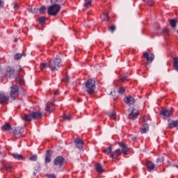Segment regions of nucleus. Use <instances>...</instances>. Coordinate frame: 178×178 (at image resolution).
Segmentation results:
<instances>
[{"mask_svg":"<svg viewBox=\"0 0 178 178\" xmlns=\"http://www.w3.org/2000/svg\"><path fill=\"white\" fill-rule=\"evenodd\" d=\"M169 22H170V24L171 27L175 29L176 27V24H177L176 20L170 19Z\"/></svg>","mask_w":178,"mask_h":178,"instance_id":"obj_31","label":"nucleus"},{"mask_svg":"<svg viewBox=\"0 0 178 178\" xmlns=\"http://www.w3.org/2000/svg\"><path fill=\"white\" fill-rule=\"evenodd\" d=\"M51 3H56L58 2V0H50Z\"/></svg>","mask_w":178,"mask_h":178,"instance_id":"obj_49","label":"nucleus"},{"mask_svg":"<svg viewBox=\"0 0 178 178\" xmlns=\"http://www.w3.org/2000/svg\"><path fill=\"white\" fill-rule=\"evenodd\" d=\"M172 113L170 110H163L161 111V115L163 116V118H169Z\"/></svg>","mask_w":178,"mask_h":178,"instance_id":"obj_17","label":"nucleus"},{"mask_svg":"<svg viewBox=\"0 0 178 178\" xmlns=\"http://www.w3.org/2000/svg\"><path fill=\"white\" fill-rule=\"evenodd\" d=\"M104 152L106 155H109L111 152H112V148L111 147H108L105 149H104Z\"/></svg>","mask_w":178,"mask_h":178,"instance_id":"obj_29","label":"nucleus"},{"mask_svg":"<svg viewBox=\"0 0 178 178\" xmlns=\"http://www.w3.org/2000/svg\"><path fill=\"white\" fill-rule=\"evenodd\" d=\"M40 70H44V69H47V67H49L48 66V64L47 63H40Z\"/></svg>","mask_w":178,"mask_h":178,"instance_id":"obj_28","label":"nucleus"},{"mask_svg":"<svg viewBox=\"0 0 178 178\" xmlns=\"http://www.w3.org/2000/svg\"><path fill=\"white\" fill-rule=\"evenodd\" d=\"M13 156L14 159H17L18 161H22V159H23V156L17 153L13 154Z\"/></svg>","mask_w":178,"mask_h":178,"instance_id":"obj_23","label":"nucleus"},{"mask_svg":"<svg viewBox=\"0 0 178 178\" xmlns=\"http://www.w3.org/2000/svg\"><path fill=\"white\" fill-rule=\"evenodd\" d=\"M143 122H148V117H147V116H143Z\"/></svg>","mask_w":178,"mask_h":178,"instance_id":"obj_46","label":"nucleus"},{"mask_svg":"<svg viewBox=\"0 0 178 178\" xmlns=\"http://www.w3.org/2000/svg\"><path fill=\"white\" fill-rule=\"evenodd\" d=\"M108 29L113 33L116 30V26L115 25H112L111 26L108 27Z\"/></svg>","mask_w":178,"mask_h":178,"instance_id":"obj_36","label":"nucleus"},{"mask_svg":"<svg viewBox=\"0 0 178 178\" xmlns=\"http://www.w3.org/2000/svg\"><path fill=\"white\" fill-rule=\"evenodd\" d=\"M121 81L126 83V81H129V78L127 76H123L121 78Z\"/></svg>","mask_w":178,"mask_h":178,"instance_id":"obj_39","label":"nucleus"},{"mask_svg":"<svg viewBox=\"0 0 178 178\" xmlns=\"http://www.w3.org/2000/svg\"><path fill=\"white\" fill-rule=\"evenodd\" d=\"M110 119H113V120H116V113L113 111L112 113H109Z\"/></svg>","mask_w":178,"mask_h":178,"instance_id":"obj_30","label":"nucleus"},{"mask_svg":"<svg viewBox=\"0 0 178 178\" xmlns=\"http://www.w3.org/2000/svg\"><path fill=\"white\" fill-rule=\"evenodd\" d=\"M13 8L15 9V10H17L19 9V4L14 3H13Z\"/></svg>","mask_w":178,"mask_h":178,"instance_id":"obj_42","label":"nucleus"},{"mask_svg":"<svg viewBox=\"0 0 178 178\" xmlns=\"http://www.w3.org/2000/svg\"><path fill=\"white\" fill-rule=\"evenodd\" d=\"M111 94H112L113 95H115V92H111Z\"/></svg>","mask_w":178,"mask_h":178,"instance_id":"obj_52","label":"nucleus"},{"mask_svg":"<svg viewBox=\"0 0 178 178\" xmlns=\"http://www.w3.org/2000/svg\"><path fill=\"white\" fill-rule=\"evenodd\" d=\"M47 177H48V178H56V176L55 175V174H47Z\"/></svg>","mask_w":178,"mask_h":178,"instance_id":"obj_41","label":"nucleus"},{"mask_svg":"<svg viewBox=\"0 0 178 178\" xmlns=\"http://www.w3.org/2000/svg\"><path fill=\"white\" fill-rule=\"evenodd\" d=\"M63 163H65V159L60 156H57L53 161V165L56 166V168H62V166H63Z\"/></svg>","mask_w":178,"mask_h":178,"instance_id":"obj_5","label":"nucleus"},{"mask_svg":"<svg viewBox=\"0 0 178 178\" xmlns=\"http://www.w3.org/2000/svg\"><path fill=\"white\" fill-rule=\"evenodd\" d=\"M59 1H60V2H62V1H65V0H59Z\"/></svg>","mask_w":178,"mask_h":178,"instance_id":"obj_54","label":"nucleus"},{"mask_svg":"<svg viewBox=\"0 0 178 178\" xmlns=\"http://www.w3.org/2000/svg\"><path fill=\"white\" fill-rule=\"evenodd\" d=\"M40 24H44L45 23V17H42L39 19Z\"/></svg>","mask_w":178,"mask_h":178,"instance_id":"obj_33","label":"nucleus"},{"mask_svg":"<svg viewBox=\"0 0 178 178\" xmlns=\"http://www.w3.org/2000/svg\"><path fill=\"white\" fill-rule=\"evenodd\" d=\"M45 9H47V8L45 6H42L40 9L39 11L40 12V13H43L44 11L45 10Z\"/></svg>","mask_w":178,"mask_h":178,"instance_id":"obj_43","label":"nucleus"},{"mask_svg":"<svg viewBox=\"0 0 178 178\" xmlns=\"http://www.w3.org/2000/svg\"><path fill=\"white\" fill-rule=\"evenodd\" d=\"M126 90L124 88H120L118 90L119 94H124Z\"/></svg>","mask_w":178,"mask_h":178,"instance_id":"obj_37","label":"nucleus"},{"mask_svg":"<svg viewBox=\"0 0 178 178\" xmlns=\"http://www.w3.org/2000/svg\"><path fill=\"white\" fill-rule=\"evenodd\" d=\"M163 31L164 34H168L169 33V29L164 28L163 29Z\"/></svg>","mask_w":178,"mask_h":178,"instance_id":"obj_45","label":"nucleus"},{"mask_svg":"<svg viewBox=\"0 0 178 178\" xmlns=\"http://www.w3.org/2000/svg\"><path fill=\"white\" fill-rule=\"evenodd\" d=\"M29 161H31L32 162H35V161H37V155L31 156L29 158Z\"/></svg>","mask_w":178,"mask_h":178,"instance_id":"obj_34","label":"nucleus"},{"mask_svg":"<svg viewBox=\"0 0 178 178\" xmlns=\"http://www.w3.org/2000/svg\"><path fill=\"white\" fill-rule=\"evenodd\" d=\"M3 129L4 131H9V130L12 129V127H10V124L9 123H6L4 125H3Z\"/></svg>","mask_w":178,"mask_h":178,"instance_id":"obj_25","label":"nucleus"},{"mask_svg":"<svg viewBox=\"0 0 178 178\" xmlns=\"http://www.w3.org/2000/svg\"><path fill=\"white\" fill-rule=\"evenodd\" d=\"M31 114L32 119H41V117L42 116V113L40 112H33Z\"/></svg>","mask_w":178,"mask_h":178,"instance_id":"obj_19","label":"nucleus"},{"mask_svg":"<svg viewBox=\"0 0 178 178\" xmlns=\"http://www.w3.org/2000/svg\"><path fill=\"white\" fill-rule=\"evenodd\" d=\"M60 11V5L53 4L47 8V13L50 16H56L57 13Z\"/></svg>","mask_w":178,"mask_h":178,"instance_id":"obj_2","label":"nucleus"},{"mask_svg":"<svg viewBox=\"0 0 178 178\" xmlns=\"http://www.w3.org/2000/svg\"><path fill=\"white\" fill-rule=\"evenodd\" d=\"M2 6H3V2L0 0V8H2Z\"/></svg>","mask_w":178,"mask_h":178,"instance_id":"obj_50","label":"nucleus"},{"mask_svg":"<svg viewBox=\"0 0 178 178\" xmlns=\"http://www.w3.org/2000/svg\"><path fill=\"white\" fill-rule=\"evenodd\" d=\"M48 66L51 72H56L59 70V68L62 66V60L60 59V57L58 56L53 57L48 62Z\"/></svg>","mask_w":178,"mask_h":178,"instance_id":"obj_1","label":"nucleus"},{"mask_svg":"<svg viewBox=\"0 0 178 178\" xmlns=\"http://www.w3.org/2000/svg\"><path fill=\"white\" fill-rule=\"evenodd\" d=\"M52 156V152L49 150H48L46 153L45 159H44V163H49L52 159H51Z\"/></svg>","mask_w":178,"mask_h":178,"instance_id":"obj_12","label":"nucleus"},{"mask_svg":"<svg viewBox=\"0 0 178 178\" xmlns=\"http://www.w3.org/2000/svg\"><path fill=\"white\" fill-rule=\"evenodd\" d=\"M165 161V159L163 157H159L157 159V162H163Z\"/></svg>","mask_w":178,"mask_h":178,"instance_id":"obj_44","label":"nucleus"},{"mask_svg":"<svg viewBox=\"0 0 178 178\" xmlns=\"http://www.w3.org/2000/svg\"><path fill=\"white\" fill-rule=\"evenodd\" d=\"M148 130H149V125H148V124H145L140 129V133L142 134H144L147 133V131H148Z\"/></svg>","mask_w":178,"mask_h":178,"instance_id":"obj_20","label":"nucleus"},{"mask_svg":"<svg viewBox=\"0 0 178 178\" xmlns=\"http://www.w3.org/2000/svg\"><path fill=\"white\" fill-rule=\"evenodd\" d=\"M66 80H67V81H69V80H70L69 76H66Z\"/></svg>","mask_w":178,"mask_h":178,"instance_id":"obj_51","label":"nucleus"},{"mask_svg":"<svg viewBox=\"0 0 178 178\" xmlns=\"http://www.w3.org/2000/svg\"><path fill=\"white\" fill-rule=\"evenodd\" d=\"M64 119L66 120H72V115H64Z\"/></svg>","mask_w":178,"mask_h":178,"instance_id":"obj_38","label":"nucleus"},{"mask_svg":"<svg viewBox=\"0 0 178 178\" xmlns=\"http://www.w3.org/2000/svg\"><path fill=\"white\" fill-rule=\"evenodd\" d=\"M146 167L148 168L149 170H155V164L150 161H146Z\"/></svg>","mask_w":178,"mask_h":178,"instance_id":"obj_18","label":"nucleus"},{"mask_svg":"<svg viewBox=\"0 0 178 178\" xmlns=\"http://www.w3.org/2000/svg\"><path fill=\"white\" fill-rule=\"evenodd\" d=\"M168 127L173 129V127L178 128V120H168Z\"/></svg>","mask_w":178,"mask_h":178,"instance_id":"obj_15","label":"nucleus"},{"mask_svg":"<svg viewBox=\"0 0 178 178\" xmlns=\"http://www.w3.org/2000/svg\"><path fill=\"white\" fill-rule=\"evenodd\" d=\"M54 95H59V89H57L56 90L54 91Z\"/></svg>","mask_w":178,"mask_h":178,"instance_id":"obj_48","label":"nucleus"},{"mask_svg":"<svg viewBox=\"0 0 178 178\" xmlns=\"http://www.w3.org/2000/svg\"><path fill=\"white\" fill-rule=\"evenodd\" d=\"M15 42H17V39H15Z\"/></svg>","mask_w":178,"mask_h":178,"instance_id":"obj_53","label":"nucleus"},{"mask_svg":"<svg viewBox=\"0 0 178 178\" xmlns=\"http://www.w3.org/2000/svg\"><path fill=\"white\" fill-rule=\"evenodd\" d=\"M74 143L78 149H83V142L82 140H81L80 138H76L74 140Z\"/></svg>","mask_w":178,"mask_h":178,"instance_id":"obj_13","label":"nucleus"},{"mask_svg":"<svg viewBox=\"0 0 178 178\" xmlns=\"http://www.w3.org/2000/svg\"><path fill=\"white\" fill-rule=\"evenodd\" d=\"M13 72H14L13 68L10 67H6V76L7 77H11L12 75L13 74Z\"/></svg>","mask_w":178,"mask_h":178,"instance_id":"obj_16","label":"nucleus"},{"mask_svg":"<svg viewBox=\"0 0 178 178\" xmlns=\"http://www.w3.org/2000/svg\"><path fill=\"white\" fill-rule=\"evenodd\" d=\"M10 95L11 98L16 99V97L19 95V88L16 85H13L10 88Z\"/></svg>","mask_w":178,"mask_h":178,"instance_id":"obj_6","label":"nucleus"},{"mask_svg":"<svg viewBox=\"0 0 178 178\" xmlns=\"http://www.w3.org/2000/svg\"><path fill=\"white\" fill-rule=\"evenodd\" d=\"M128 112H129L128 118L129 119H131V120H136V119L138 118V111L137 109L130 107L128 109Z\"/></svg>","mask_w":178,"mask_h":178,"instance_id":"obj_4","label":"nucleus"},{"mask_svg":"<svg viewBox=\"0 0 178 178\" xmlns=\"http://www.w3.org/2000/svg\"><path fill=\"white\" fill-rule=\"evenodd\" d=\"M45 109H46L47 112H51V105H47Z\"/></svg>","mask_w":178,"mask_h":178,"instance_id":"obj_40","label":"nucleus"},{"mask_svg":"<svg viewBox=\"0 0 178 178\" xmlns=\"http://www.w3.org/2000/svg\"><path fill=\"white\" fill-rule=\"evenodd\" d=\"M8 101H9V97L4 92H0V104H6Z\"/></svg>","mask_w":178,"mask_h":178,"instance_id":"obj_10","label":"nucleus"},{"mask_svg":"<svg viewBox=\"0 0 178 178\" xmlns=\"http://www.w3.org/2000/svg\"><path fill=\"white\" fill-rule=\"evenodd\" d=\"M86 92L88 94H92L95 91V81L89 79L86 83Z\"/></svg>","mask_w":178,"mask_h":178,"instance_id":"obj_3","label":"nucleus"},{"mask_svg":"<svg viewBox=\"0 0 178 178\" xmlns=\"http://www.w3.org/2000/svg\"><path fill=\"white\" fill-rule=\"evenodd\" d=\"M22 119L24 122H31L33 117L31 116V113L30 115L24 114V116H22Z\"/></svg>","mask_w":178,"mask_h":178,"instance_id":"obj_21","label":"nucleus"},{"mask_svg":"<svg viewBox=\"0 0 178 178\" xmlns=\"http://www.w3.org/2000/svg\"><path fill=\"white\" fill-rule=\"evenodd\" d=\"M119 147L122 148V152L124 154V155H127L130 151L129 147H127V145H125L123 143H118Z\"/></svg>","mask_w":178,"mask_h":178,"instance_id":"obj_8","label":"nucleus"},{"mask_svg":"<svg viewBox=\"0 0 178 178\" xmlns=\"http://www.w3.org/2000/svg\"><path fill=\"white\" fill-rule=\"evenodd\" d=\"M23 128L18 127L15 128V129L13 131L14 136L16 138H20V137H23Z\"/></svg>","mask_w":178,"mask_h":178,"instance_id":"obj_7","label":"nucleus"},{"mask_svg":"<svg viewBox=\"0 0 178 178\" xmlns=\"http://www.w3.org/2000/svg\"><path fill=\"white\" fill-rule=\"evenodd\" d=\"M173 66L175 70L178 72V57L173 58Z\"/></svg>","mask_w":178,"mask_h":178,"instance_id":"obj_22","label":"nucleus"},{"mask_svg":"<svg viewBox=\"0 0 178 178\" xmlns=\"http://www.w3.org/2000/svg\"><path fill=\"white\" fill-rule=\"evenodd\" d=\"M96 170L99 173H104V168H102V165H101V164L96 165Z\"/></svg>","mask_w":178,"mask_h":178,"instance_id":"obj_24","label":"nucleus"},{"mask_svg":"<svg viewBox=\"0 0 178 178\" xmlns=\"http://www.w3.org/2000/svg\"><path fill=\"white\" fill-rule=\"evenodd\" d=\"M92 3V0H85L84 8H90Z\"/></svg>","mask_w":178,"mask_h":178,"instance_id":"obj_27","label":"nucleus"},{"mask_svg":"<svg viewBox=\"0 0 178 178\" xmlns=\"http://www.w3.org/2000/svg\"><path fill=\"white\" fill-rule=\"evenodd\" d=\"M102 19L103 20H104V22H108V20H109V17H108V15L104 14L102 16Z\"/></svg>","mask_w":178,"mask_h":178,"instance_id":"obj_35","label":"nucleus"},{"mask_svg":"<svg viewBox=\"0 0 178 178\" xmlns=\"http://www.w3.org/2000/svg\"><path fill=\"white\" fill-rule=\"evenodd\" d=\"M5 168L7 172H10V169H12V165L10 163H7L5 165Z\"/></svg>","mask_w":178,"mask_h":178,"instance_id":"obj_32","label":"nucleus"},{"mask_svg":"<svg viewBox=\"0 0 178 178\" xmlns=\"http://www.w3.org/2000/svg\"><path fill=\"white\" fill-rule=\"evenodd\" d=\"M22 56H26V53H22L21 54H16L14 56V58L15 59V60H19V59H20V58H22Z\"/></svg>","mask_w":178,"mask_h":178,"instance_id":"obj_26","label":"nucleus"},{"mask_svg":"<svg viewBox=\"0 0 178 178\" xmlns=\"http://www.w3.org/2000/svg\"><path fill=\"white\" fill-rule=\"evenodd\" d=\"M147 5H149V6H152V5H154V1L150 0V1L147 3Z\"/></svg>","mask_w":178,"mask_h":178,"instance_id":"obj_47","label":"nucleus"},{"mask_svg":"<svg viewBox=\"0 0 178 178\" xmlns=\"http://www.w3.org/2000/svg\"><path fill=\"white\" fill-rule=\"evenodd\" d=\"M143 57L145 58V59H146V60H147V63L148 62H152V60H154V59L155 58V56L154 55V54H149L147 52H145L143 54Z\"/></svg>","mask_w":178,"mask_h":178,"instance_id":"obj_9","label":"nucleus"},{"mask_svg":"<svg viewBox=\"0 0 178 178\" xmlns=\"http://www.w3.org/2000/svg\"><path fill=\"white\" fill-rule=\"evenodd\" d=\"M124 102H125L127 105H133V104L136 102V99H134L133 97L129 96L124 99Z\"/></svg>","mask_w":178,"mask_h":178,"instance_id":"obj_11","label":"nucleus"},{"mask_svg":"<svg viewBox=\"0 0 178 178\" xmlns=\"http://www.w3.org/2000/svg\"><path fill=\"white\" fill-rule=\"evenodd\" d=\"M122 154V151H120V149H115V151L111 152V158H113L114 159H116V158H118V156H120Z\"/></svg>","mask_w":178,"mask_h":178,"instance_id":"obj_14","label":"nucleus"}]
</instances>
